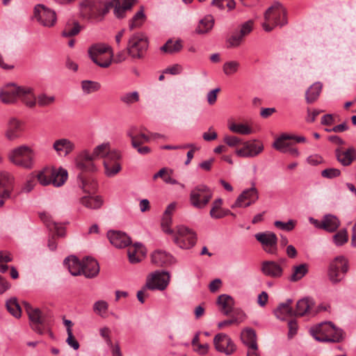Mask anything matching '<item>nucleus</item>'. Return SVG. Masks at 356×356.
Segmentation results:
<instances>
[{"mask_svg": "<svg viewBox=\"0 0 356 356\" xmlns=\"http://www.w3.org/2000/svg\"><path fill=\"white\" fill-rule=\"evenodd\" d=\"M55 102L54 96H48L44 93H42L36 97V104L40 106H48Z\"/></svg>", "mask_w": 356, "mask_h": 356, "instance_id": "nucleus-54", "label": "nucleus"}, {"mask_svg": "<svg viewBox=\"0 0 356 356\" xmlns=\"http://www.w3.org/2000/svg\"><path fill=\"white\" fill-rule=\"evenodd\" d=\"M314 305L312 299L309 298H304L299 300L296 303V308L294 311L295 316H302L312 312V309Z\"/></svg>", "mask_w": 356, "mask_h": 356, "instance_id": "nucleus-28", "label": "nucleus"}, {"mask_svg": "<svg viewBox=\"0 0 356 356\" xmlns=\"http://www.w3.org/2000/svg\"><path fill=\"white\" fill-rule=\"evenodd\" d=\"M142 129V127L132 126L127 131V136L131 140V147L139 154L147 155L151 153L152 149L149 147L143 145L149 142L151 138L144 134Z\"/></svg>", "mask_w": 356, "mask_h": 356, "instance_id": "nucleus-7", "label": "nucleus"}, {"mask_svg": "<svg viewBox=\"0 0 356 356\" xmlns=\"http://www.w3.org/2000/svg\"><path fill=\"white\" fill-rule=\"evenodd\" d=\"M54 149L60 156H67L75 149L74 143L67 138H60L54 141Z\"/></svg>", "mask_w": 356, "mask_h": 356, "instance_id": "nucleus-26", "label": "nucleus"}, {"mask_svg": "<svg viewBox=\"0 0 356 356\" xmlns=\"http://www.w3.org/2000/svg\"><path fill=\"white\" fill-rule=\"evenodd\" d=\"M291 299H288L285 302L280 303L275 309L274 314L280 320H285L286 318L294 316V311L291 307Z\"/></svg>", "mask_w": 356, "mask_h": 356, "instance_id": "nucleus-29", "label": "nucleus"}, {"mask_svg": "<svg viewBox=\"0 0 356 356\" xmlns=\"http://www.w3.org/2000/svg\"><path fill=\"white\" fill-rule=\"evenodd\" d=\"M312 336L318 341L339 343L343 339L342 330L331 322L321 323L310 329Z\"/></svg>", "mask_w": 356, "mask_h": 356, "instance_id": "nucleus-2", "label": "nucleus"}, {"mask_svg": "<svg viewBox=\"0 0 356 356\" xmlns=\"http://www.w3.org/2000/svg\"><path fill=\"white\" fill-rule=\"evenodd\" d=\"M42 220L44 222L47 227L50 231H54L55 234L58 236H65V228L60 224L54 222L50 219V217L47 213L40 214Z\"/></svg>", "mask_w": 356, "mask_h": 356, "instance_id": "nucleus-34", "label": "nucleus"}, {"mask_svg": "<svg viewBox=\"0 0 356 356\" xmlns=\"http://www.w3.org/2000/svg\"><path fill=\"white\" fill-rule=\"evenodd\" d=\"M239 63L236 61H229L224 63V74L232 75L234 74L238 68Z\"/></svg>", "mask_w": 356, "mask_h": 356, "instance_id": "nucleus-59", "label": "nucleus"}, {"mask_svg": "<svg viewBox=\"0 0 356 356\" xmlns=\"http://www.w3.org/2000/svg\"><path fill=\"white\" fill-rule=\"evenodd\" d=\"M264 150L263 144L256 140L243 143V147L236 149L235 152L240 157L250 158L259 154Z\"/></svg>", "mask_w": 356, "mask_h": 356, "instance_id": "nucleus-19", "label": "nucleus"}, {"mask_svg": "<svg viewBox=\"0 0 356 356\" xmlns=\"http://www.w3.org/2000/svg\"><path fill=\"white\" fill-rule=\"evenodd\" d=\"M210 216L213 218H220L222 217V200L220 198L216 200L213 202Z\"/></svg>", "mask_w": 356, "mask_h": 356, "instance_id": "nucleus-51", "label": "nucleus"}, {"mask_svg": "<svg viewBox=\"0 0 356 356\" xmlns=\"http://www.w3.org/2000/svg\"><path fill=\"white\" fill-rule=\"evenodd\" d=\"M152 262L158 266L171 264L174 262V258L165 251L156 250L151 255Z\"/></svg>", "mask_w": 356, "mask_h": 356, "instance_id": "nucleus-30", "label": "nucleus"}, {"mask_svg": "<svg viewBox=\"0 0 356 356\" xmlns=\"http://www.w3.org/2000/svg\"><path fill=\"white\" fill-rule=\"evenodd\" d=\"M49 170L52 173L51 182L54 186L59 187L62 186L67 179V172L66 170L59 168L58 170L55 168H49Z\"/></svg>", "mask_w": 356, "mask_h": 356, "instance_id": "nucleus-36", "label": "nucleus"}, {"mask_svg": "<svg viewBox=\"0 0 356 356\" xmlns=\"http://www.w3.org/2000/svg\"><path fill=\"white\" fill-rule=\"evenodd\" d=\"M81 31V26L77 22H68L62 32L63 37H72L77 35Z\"/></svg>", "mask_w": 356, "mask_h": 356, "instance_id": "nucleus-43", "label": "nucleus"}, {"mask_svg": "<svg viewBox=\"0 0 356 356\" xmlns=\"http://www.w3.org/2000/svg\"><path fill=\"white\" fill-rule=\"evenodd\" d=\"M14 177L8 172H0V208L3 207L5 202L12 198L14 189Z\"/></svg>", "mask_w": 356, "mask_h": 356, "instance_id": "nucleus-12", "label": "nucleus"}, {"mask_svg": "<svg viewBox=\"0 0 356 356\" xmlns=\"http://www.w3.org/2000/svg\"><path fill=\"white\" fill-rule=\"evenodd\" d=\"M348 270V261L343 256L336 257L330 264L328 270L329 279L333 284H337L342 280L341 273L345 274Z\"/></svg>", "mask_w": 356, "mask_h": 356, "instance_id": "nucleus-13", "label": "nucleus"}, {"mask_svg": "<svg viewBox=\"0 0 356 356\" xmlns=\"http://www.w3.org/2000/svg\"><path fill=\"white\" fill-rule=\"evenodd\" d=\"M224 316H228L227 319H224V327L238 325L245 318V314L241 309L234 307V299L226 294H224Z\"/></svg>", "mask_w": 356, "mask_h": 356, "instance_id": "nucleus-9", "label": "nucleus"}, {"mask_svg": "<svg viewBox=\"0 0 356 356\" xmlns=\"http://www.w3.org/2000/svg\"><path fill=\"white\" fill-rule=\"evenodd\" d=\"M110 329L107 327H102L99 330V334L104 339L106 343L109 347H113V343L110 337Z\"/></svg>", "mask_w": 356, "mask_h": 356, "instance_id": "nucleus-64", "label": "nucleus"}, {"mask_svg": "<svg viewBox=\"0 0 356 356\" xmlns=\"http://www.w3.org/2000/svg\"><path fill=\"white\" fill-rule=\"evenodd\" d=\"M348 234L346 229H342L333 236L334 243L339 246L348 241Z\"/></svg>", "mask_w": 356, "mask_h": 356, "instance_id": "nucleus-56", "label": "nucleus"}, {"mask_svg": "<svg viewBox=\"0 0 356 356\" xmlns=\"http://www.w3.org/2000/svg\"><path fill=\"white\" fill-rule=\"evenodd\" d=\"M136 0H83L80 3L81 12L83 16L87 18L102 19L108 13L111 8H114L113 13L118 19L126 17L134 5Z\"/></svg>", "mask_w": 356, "mask_h": 356, "instance_id": "nucleus-1", "label": "nucleus"}, {"mask_svg": "<svg viewBox=\"0 0 356 356\" xmlns=\"http://www.w3.org/2000/svg\"><path fill=\"white\" fill-rule=\"evenodd\" d=\"M120 101L130 105L139 101V94L136 91L127 92L120 97Z\"/></svg>", "mask_w": 356, "mask_h": 356, "instance_id": "nucleus-52", "label": "nucleus"}, {"mask_svg": "<svg viewBox=\"0 0 356 356\" xmlns=\"http://www.w3.org/2000/svg\"><path fill=\"white\" fill-rule=\"evenodd\" d=\"M170 282L169 273L165 271H155L147 279L145 288L150 290H164Z\"/></svg>", "mask_w": 356, "mask_h": 356, "instance_id": "nucleus-15", "label": "nucleus"}, {"mask_svg": "<svg viewBox=\"0 0 356 356\" xmlns=\"http://www.w3.org/2000/svg\"><path fill=\"white\" fill-rule=\"evenodd\" d=\"M34 17L44 26H52L56 21L55 12L42 4H38L35 7Z\"/></svg>", "mask_w": 356, "mask_h": 356, "instance_id": "nucleus-16", "label": "nucleus"}, {"mask_svg": "<svg viewBox=\"0 0 356 356\" xmlns=\"http://www.w3.org/2000/svg\"><path fill=\"white\" fill-rule=\"evenodd\" d=\"M22 131V122L17 118H11L7 123L5 137L8 140L13 141L20 138Z\"/></svg>", "mask_w": 356, "mask_h": 356, "instance_id": "nucleus-23", "label": "nucleus"}, {"mask_svg": "<svg viewBox=\"0 0 356 356\" xmlns=\"http://www.w3.org/2000/svg\"><path fill=\"white\" fill-rule=\"evenodd\" d=\"M107 237L110 243L118 248H123L129 246L131 238L124 232L120 231H108Z\"/></svg>", "mask_w": 356, "mask_h": 356, "instance_id": "nucleus-25", "label": "nucleus"}, {"mask_svg": "<svg viewBox=\"0 0 356 356\" xmlns=\"http://www.w3.org/2000/svg\"><path fill=\"white\" fill-rule=\"evenodd\" d=\"M243 343L248 346V348L257 347V336L255 331L251 328L243 330L241 334Z\"/></svg>", "mask_w": 356, "mask_h": 356, "instance_id": "nucleus-37", "label": "nucleus"}, {"mask_svg": "<svg viewBox=\"0 0 356 356\" xmlns=\"http://www.w3.org/2000/svg\"><path fill=\"white\" fill-rule=\"evenodd\" d=\"M120 154L117 151H113L108 154L104 160L105 174L108 177H113L121 170V165L118 162Z\"/></svg>", "mask_w": 356, "mask_h": 356, "instance_id": "nucleus-20", "label": "nucleus"}, {"mask_svg": "<svg viewBox=\"0 0 356 356\" xmlns=\"http://www.w3.org/2000/svg\"><path fill=\"white\" fill-rule=\"evenodd\" d=\"M172 223V218L170 216H163L162 220H161V227L162 229L164 232L166 234H172L173 230L170 229V225Z\"/></svg>", "mask_w": 356, "mask_h": 356, "instance_id": "nucleus-63", "label": "nucleus"}, {"mask_svg": "<svg viewBox=\"0 0 356 356\" xmlns=\"http://www.w3.org/2000/svg\"><path fill=\"white\" fill-rule=\"evenodd\" d=\"M25 309L31 321L32 329L37 333L42 334L44 331L42 325L48 324L52 318V314L48 310H40L38 308H33L26 302H24Z\"/></svg>", "mask_w": 356, "mask_h": 356, "instance_id": "nucleus-6", "label": "nucleus"}, {"mask_svg": "<svg viewBox=\"0 0 356 356\" xmlns=\"http://www.w3.org/2000/svg\"><path fill=\"white\" fill-rule=\"evenodd\" d=\"M243 38L238 32L234 33L227 40V47L228 48H234L238 47L242 42Z\"/></svg>", "mask_w": 356, "mask_h": 356, "instance_id": "nucleus-55", "label": "nucleus"}, {"mask_svg": "<svg viewBox=\"0 0 356 356\" xmlns=\"http://www.w3.org/2000/svg\"><path fill=\"white\" fill-rule=\"evenodd\" d=\"M8 311L11 315L15 318H19L21 316L22 310L19 305L18 304L15 298H12L7 300L6 304Z\"/></svg>", "mask_w": 356, "mask_h": 356, "instance_id": "nucleus-45", "label": "nucleus"}, {"mask_svg": "<svg viewBox=\"0 0 356 356\" xmlns=\"http://www.w3.org/2000/svg\"><path fill=\"white\" fill-rule=\"evenodd\" d=\"M286 9L278 2H275L268 8L264 15L265 22L262 24L264 29L270 32L275 26H284L287 23Z\"/></svg>", "mask_w": 356, "mask_h": 356, "instance_id": "nucleus-4", "label": "nucleus"}, {"mask_svg": "<svg viewBox=\"0 0 356 356\" xmlns=\"http://www.w3.org/2000/svg\"><path fill=\"white\" fill-rule=\"evenodd\" d=\"M108 305L104 300H98L94 303L93 310L95 313L102 315L108 311Z\"/></svg>", "mask_w": 356, "mask_h": 356, "instance_id": "nucleus-58", "label": "nucleus"}, {"mask_svg": "<svg viewBox=\"0 0 356 356\" xmlns=\"http://www.w3.org/2000/svg\"><path fill=\"white\" fill-rule=\"evenodd\" d=\"M35 153L27 145H20L11 149L8 154V159L13 165L30 170L34 165Z\"/></svg>", "mask_w": 356, "mask_h": 356, "instance_id": "nucleus-3", "label": "nucleus"}, {"mask_svg": "<svg viewBox=\"0 0 356 356\" xmlns=\"http://www.w3.org/2000/svg\"><path fill=\"white\" fill-rule=\"evenodd\" d=\"M213 26V19L211 17L208 16L200 20L199 24L195 29V32L198 34H203L208 32Z\"/></svg>", "mask_w": 356, "mask_h": 356, "instance_id": "nucleus-47", "label": "nucleus"}, {"mask_svg": "<svg viewBox=\"0 0 356 356\" xmlns=\"http://www.w3.org/2000/svg\"><path fill=\"white\" fill-rule=\"evenodd\" d=\"M51 176H52V173L49 170V168H47L39 172L37 177L40 184L47 186L52 184Z\"/></svg>", "mask_w": 356, "mask_h": 356, "instance_id": "nucleus-53", "label": "nucleus"}, {"mask_svg": "<svg viewBox=\"0 0 356 356\" xmlns=\"http://www.w3.org/2000/svg\"><path fill=\"white\" fill-rule=\"evenodd\" d=\"M80 203L88 209H97L102 207L103 200L99 196L91 197L86 195L80 198Z\"/></svg>", "mask_w": 356, "mask_h": 356, "instance_id": "nucleus-40", "label": "nucleus"}, {"mask_svg": "<svg viewBox=\"0 0 356 356\" xmlns=\"http://www.w3.org/2000/svg\"><path fill=\"white\" fill-rule=\"evenodd\" d=\"M274 225L276 227L280 229L289 232L293 229V228L295 227L296 221L293 220H289L288 222H284L280 220H276L275 221Z\"/></svg>", "mask_w": 356, "mask_h": 356, "instance_id": "nucleus-60", "label": "nucleus"}, {"mask_svg": "<svg viewBox=\"0 0 356 356\" xmlns=\"http://www.w3.org/2000/svg\"><path fill=\"white\" fill-rule=\"evenodd\" d=\"M29 91L30 90L29 89H23L22 87H19L14 83H11L6 86L0 92V99L5 104H13L15 102L19 94H25Z\"/></svg>", "mask_w": 356, "mask_h": 356, "instance_id": "nucleus-18", "label": "nucleus"}, {"mask_svg": "<svg viewBox=\"0 0 356 356\" xmlns=\"http://www.w3.org/2000/svg\"><path fill=\"white\" fill-rule=\"evenodd\" d=\"M253 29V21L252 20H248L243 23L241 26L239 32H238L240 35L244 38L246 35H248Z\"/></svg>", "mask_w": 356, "mask_h": 356, "instance_id": "nucleus-61", "label": "nucleus"}, {"mask_svg": "<svg viewBox=\"0 0 356 356\" xmlns=\"http://www.w3.org/2000/svg\"><path fill=\"white\" fill-rule=\"evenodd\" d=\"M183 46L180 40H173L169 39L165 44L161 47V51L169 54H173L179 52Z\"/></svg>", "mask_w": 356, "mask_h": 356, "instance_id": "nucleus-41", "label": "nucleus"}, {"mask_svg": "<svg viewBox=\"0 0 356 356\" xmlns=\"http://www.w3.org/2000/svg\"><path fill=\"white\" fill-rule=\"evenodd\" d=\"M173 241L179 248L189 249L196 243L197 236L192 229L181 225L177 227V234Z\"/></svg>", "mask_w": 356, "mask_h": 356, "instance_id": "nucleus-11", "label": "nucleus"}, {"mask_svg": "<svg viewBox=\"0 0 356 356\" xmlns=\"http://www.w3.org/2000/svg\"><path fill=\"white\" fill-rule=\"evenodd\" d=\"M64 264L67 266L70 273L74 275L77 276L82 274L83 266L82 261L75 256H70L67 257Z\"/></svg>", "mask_w": 356, "mask_h": 356, "instance_id": "nucleus-31", "label": "nucleus"}, {"mask_svg": "<svg viewBox=\"0 0 356 356\" xmlns=\"http://www.w3.org/2000/svg\"><path fill=\"white\" fill-rule=\"evenodd\" d=\"M341 171L337 168H326L321 172V176L327 179H333L339 177Z\"/></svg>", "mask_w": 356, "mask_h": 356, "instance_id": "nucleus-62", "label": "nucleus"}, {"mask_svg": "<svg viewBox=\"0 0 356 356\" xmlns=\"http://www.w3.org/2000/svg\"><path fill=\"white\" fill-rule=\"evenodd\" d=\"M322 229L329 232H334L340 225V221L334 215L326 214L322 220Z\"/></svg>", "mask_w": 356, "mask_h": 356, "instance_id": "nucleus-33", "label": "nucleus"}, {"mask_svg": "<svg viewBox=\"0 0 356 356\" xmlns=\"http://www.w3.org/2000/svg\"><path fill=\"white\" fill-rule=\"evenodd\" d=\"M145 19V15L144 14L143 8H141L139 11H138L132 19L129 22V27L130 30H133L136 28L140 26L144 22Z\"/></svg>", "mask_w": 356, "mask_h": 356, "instance_id": "nucleus-48", "label": "nucleus"}, {"mask_svg": "<svg viewBox=\"0 0 356 356\" xmlns=\"http://www.w3.org/2000/svg\"><path fill=\"white\" fill-rule=\"evenodd\" d=\"M100 88L101 85L98 82L88 80L81 81V88L86 94L97 92L100 89Z\"/></svg>", "mask_w": 356, "mask_h": 356, "instance_id": "nucleus-49", "label": "nucleus"}, {"mask_svg": "<svg viewBox=\"0 0 356 356\" xmlns=\"http://www.w3.org/2000/svg\"><path fill=\"white\" fill-rule=\"evenodd\" d=\"M224 344H226V347H224V354L229 355L235 352L236 346L234 341L229 337L224 334Z\"/></svg>", "mask_w": 356, "mask_h": 356, "instance_id": "nucleus-57", "label": "nucleus"}, {"mask_svg": "<svg viewBox=\"0 0 356 356\" xmlns=\"http://www.w3.org/2000/svg\"><path fill=\"white\" fill-rule=\"evenodd\" d=\"M255 238L259 241L265 252L270 254L277 252V237L272 232L266 231L255 234Z\"/></svg>", "mask_w": 356, "mask_h": 356, "instance_id": "nucleus-14", "label": "nucleus"}, {"mask_svg": "<svg viewBox=\"0 0 356 356\" xmlns=\"http://www.w3.org/2000/svg\"><path fill=\"white\" fill-rule=\"evenodd\" d=\"M261 273L269 277L280 278L283 275V268L281 265L271 260L264 261L261 264Z\"/></svg>", "mask_w": 356, "mask_h": 356, "instance_id": "nucleus-22", "label": "nucleus"}, {"mask_svg": "<svg viewBox=\"0 0 356 356\" xmlns=\"http://www.w3.org/2000/svg\"><path fill=\"white\" fill-rule=\"evenodd\" d=\"M23 89H29L30 91L25 94H19V97L21 98L22 102L29 107H34L36 104V97L33 94V89L31 88L22 87Z\"/></svg>", "mask_w": 356, "mask_h": 356, "instance_id": "nucleus-50", "label": "nucleus"}, {"mask_svg": "<svg viewBox=\"0 0 356 356\" xmlns=\"http://www.w3.org/2000/svg\"><path fill=\"white\" fill-rule=\"evenodd\" d=\"M322 90V84L320 82H316L312 84L305 92L306 102L308 104H312L317 100Z\"/></svg>", "mask_w": 356, "mask_h": 356, "instance_id": "nucleus-38", "label": "nucleus"}, {"mask_svg": "<svg viewBox=\"0 0 356 356\" xmlns=\"http://www.w3.org/2000/svg\"><path fill=\"white\" fill-rule=\"evenodd\" d=\"M88 54L95 64L104 68L110 66L113 57L111 47L104 44H95L91 46Z\"/></svg>", "mask_w": 356, "mask_h": 356, "instance_id": "nucleus-8", "label": "nucleus"}, {"mask_svg": "<svg viewBox=\"0 0 356 356\" xmlns=\"http://www.w3.org/2000/svg\"><path fill=\"white\" fill-rule=\"evenodd\" d=\"M149 47L148 38L141 32L131 34L126 47L127 53L134 59L143 58Z\"/></svg>", "mask_w": 356, "mask_h": 356, "instance_id": "nucleus-5", "label": "nucleus"}, {"mask_svg": "<svg viewBox=\"0 0 356 356\" xmlns=\"http://www.w3.org/2000/svg\"><path fill=\"white\" fill-rule=\"evenodd\" d=\"M113 151L110 150V145L109 143H102L98 146H97L94 149L92 153H91L92 156L95 159H98L99 157H104L108 156V154L112 152Z\"/></svg>", "mask_w": 356, "mask_h": 356, "instance_id": "nucleus-46", "label": "nucleus"}, {"mask_svg": "<svg viewBox=\"0 0 356 356\" xmlns=\"http://www.w3.org/2000/svg\"><path fill=\"white\" fill-rule=\"evenodd\" d=\"M127 254L129 260L131 264L138 263L144 255L142 245L139 243H136L134 245L129 246Z\"/></svg>", "mask_w": 356, "mask_h": 356, "instance_id": "nucleus-35", "label": "nucleus"}, {"mask_svg": "<svg viewBox=\"0 0 356 356\" xmlns=\"http://www.w3.org/2000/svg\"><path fill=\"white\" fill-rule=\"evenodd\" d=\"M229 129L234 132L242 135H249L253 132L252 128L244 124H236L234 122H228Z\"/></svg>", "mask_w": 356, "mask_h": 356, "instance_id": "nucleus-44", "label": "nucleus"}, {"mask_svg": "<svg viewBox=\"0 0 356 356\" xmlns=\"http://www.w3.org/2000/svg\"><path fill=\"white\" fill-rule=\"evenodd\" d=\"M79 187L86 193H94L97 191V182L91 178H86L81 174L77 177Z\"/></svg>", "mask_w": 356, "mask_h": 356, "instance_id": "nucleus-32", "label": "nucleus"}, {"mask_svg": "<svg viewBox=\"0 0 356 356\" xmlns=\"http://www.w3.org/2000/svg\"><path fill=\"white\" fill-rule=\"evenodd\" d=\"M308 273V265L301 264L292 267V273L289 280L291 282H297L300 280Z\"/></svg>", "mask_w": 356, "mask_h": 356, "instance_id": "nucleus-39", "label": "nucleus"}, {"mask_svg": "<svg viewBox=\"0 0 356 356\" xmlns=\"http://www.w3.org/2000/svg\"><path fill=\"white\" fill-rule=\"evenodd\" d=\"M82 274L88 278L96 277L99 272V266L98 262L95 259L90 257H86L82 261Z\"/></svg>", "mask_w": 356, "mask_h": 356, "instance_id": "nucleus-27", "label": "nucleus"}, {"mask_svg": "<svg viewBox=\"0 0 356 356\" xmlns=\"http://www.w3.org/2000/svg\"><path fill=\"white\" fill-rule=\"evenodd\" d=\"M335 156L342 165L348 166L356 160V149L354 147H350L346 149L339 147L335 149Z\"/></svg>", "mask_w": 356, "mask_h": 356, "instance_id": "nucleus-24", "label": "nucleus"}, {"mask_svg": "<svg viewBox=\"0 0 356 356\" xmlns=\"http://www.w3.org/2000/svg\"><path fill=\"white\" fill-rule=\"evenodd\" d=\"M96 160L87 150L82 151L76 160V168L82 172H93L97 170L94 163Z\"/></svg>", "mask_w": 356, "mask_h": 356, "instance_id": "nucleus-21", "label": "nucleus"}, {"mask_svg": "<svg viewBox=\"0 0 356 356\" xmlns=\"http://www.w3.org/2000/svg\"><path fill=\"white\" fill-rule=\"evenodd\" d=\"M291 136L289 134H282L275 140L273 144V147L282 153H286L288 152L289 143L286 141L287 140H291Z\"/></svg>", "mask_w": 356, "mask_h": 356, "instance_id": "nucleus-42", "label": "nucleus"}, {"mask_svg": "<svg viewBox=\"0 0 356 356\" xmlns=\"http://www.w3.org/2000/svg\"><path fill=\"white\" fill-rule=\"evenodd\" d=\"M259 199V193L255 187L254 182L252 183V187L245 189L237 197L233 207H248L255 203Z\"/></svg>", "mask_w": 356, "mask_h": 356, "instance_id": "nucleus-17", "label": "nucleus"}, {"mask_svg": "<svg viewBox=\"0 0 356 356\" xmlns=\"http://www.w3.org/2000/svg\"><path fill=\"white\" fill-rule=\"evenodd\" d=\"M213 193L206 185L199 184L190 193V203L197 209H203L212 198Z\"/></svg>", "mask_w": 356, "mask_h": 356, "instance_id": "nucleus-10", "label": "nucleus"}]
</instances>
